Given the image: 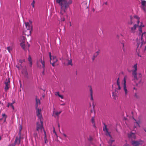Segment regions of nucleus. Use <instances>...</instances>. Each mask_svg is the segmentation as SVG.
<instances>
[{
  "label": "nucleus",
  "instance_id": "nucleus-48",
  "mask_svg": "<svg viewBox=\"0 0 146 146\" xmlns=\"http://www.w3.org/2000/svg\"><path fill=\"white\" fill-rule=\"evenodd\" d=\"M63 135L64 136V137H66V134H63Z\"/></svg>",
  "mask_w": 146,
  "mask_h": 146
},
{
  "label": "nucleus",
  "instance_id": "nucleus-55",
  "mask_svg": "<svg viewBox=\"0 0 146 146\" xmlns=\"http://www.w3.org/2000/svg\"><path fill=\"white\" fill-rule=\"evenodd\" d=\"M2 119H3L2 118H1V119L0 118V121L2 120Z\"/></svg>",
  "mask_w": 146,
  "mask_h": 146
},
{
  "label": "nucleus",
  "instance_id": "nucleus-1",
  "mask_svg": "<svg viewBox=\"0 0 146 146\" xmlns=\"http://www.w3.org/2000/svg\"><path fill=\"white\" fill-rule=\"evenodd\" d=\"M56 2L61 6L60 13L62 15L66 12L67 8L72 2L71 0H56Z\"/></svg>",
  "mask_w": 146,
  "mask_h": 146
},
{
  "label": "nucleus",
  "instance_id": "nucleus-2",
  "mask_svg": "<svg viewBox=\"0 0 146 146\" xmlns=\"http://www.w3.org/2000/svg\"><path fill=\"white\" fill-rule=\"evenodd\" d=\"M26 38L24 36H21L20 37V42H22L20 43V45L21 47L24 50H26L29 49V48L30 46L28 42L25 44V42L26 40Z\"/></svg>",
  "mask_w": 146,
  "mask_h": 146
},
{
  "label": "nucleus",
  "instance_id": "nucleus-17",
  "mask_svg": "<svg viewBox=\"0 0 146 146\" xmlns=\"http://www.w3.org/2000/svg\"><path fill=\"white\" fill-rule=\"evenodd\" d=\"M55 96H58L60 98L62 99L64 98V96L63 95L61 94L59 92H58L55 93Z\"/></svg>",
  "mask_w": 146,
  "mask_h": 146
},
{
  "label": "nucleus",
  "instance_id": "nucleus-32",
  "mask_svg": "<svg viewBox=\"0 0 146 146\" xmlns=\"http://www.w3.org/2000/svg\"><path fill=\"white\" fill-rule=\"evenodd\" d=\"M117 85H119L120 84L119 79V78H118L117 80Z\"/></svg>",
  "mask_w": 146,
  "mask_h": 146
},
{
  "label": "nucleus",
  "instance_id": "nucleus-12",
  "mask_svg": "<svg viewBox=\"0 0 146 146\" xmlns=\"http://www.w3.org/2000/svg\"><path fill=\"white\" fill-rule=\"evenodd\" d=\"M141 25H140L138 27H139V30L140 32V33H139V35H141V34L142 33L141 38L142 39V36H143V34H144V33H142V27H144V25H143V23H141Z\"/></svg>",
  "mask_w": 146,
  "mask_h": 146
},
{
  "label": "nucleus",
  "instance_id": "nucleus-10",
  "mask_svg": "<svg viewBox=\"0 0 146 146\" xmlns=\"http://www.w3.org/2000/svg\"><path fill=\"white\" fill-rule=\"evenodd\" d=\"M124 86H123V88L124 90V91H125V96L126 97H127V87L126 86V81L125 80V78H124Z\"/></svg>",
  "mask_w": 146,
  "mask_h": 146
},
{
  "label": "nucleus",
  "instance_id": "nucleus-3",
  "mask_svg": "<svg viewBox=\"0 0 146 146\" xmlns=\"http://www.w3.org/2000/svg\"><path fill=\"white\" fill-rule=\"evenodd\" d=\"M137 64H134L132 67V75L134 76V80H137Z\"/></svg>",
  "mask_w": 146,
  "mask_h": 146
},
{
  "label": "nucleus",
  "instance_id": "nucleus-31",
  "mask_svg": "<svg viewBox=\"0 0 146 146\" xmlns=\"http://www.w3.org/2000/svg\"><path fill=\"white\" fill-rule=\"evenodd\" d=\"M45 67V64H42V68H43V71L42 72V74L43 75H44V69Z\"/></svg>",
  "mask_w": 146,
  "mask_h": 146
},
{
  "label": "nucleus",
  "instance_id": "nucleus-52",
  "mask_svg": "<svg viewBox=\"0 0 146 146\" xmlns=\"http://www.w3.org/2000/svg\"><path fill=\"white\" fill-rule=\"evenodd\" d=\"M1 136H0V140H1Z\"/></svg>",
  "mask_w": 146,
  "mask_h": 146
},
{
  "label": "nucleus",
  "instance_id": "nucleus-28",
  "mask_svg": "<svg viewBox=\"0 0 146 146\" xmlns=\"http://www.w3.org/2000/svg\"><path fill=\"white\" fill-rule=\"evenodd\" d=\"M28 60L30 64H32V61L30 56H29L28 58Z\"/></svg>",
  "mask_w": 146,
  "mask_h": 146
},
{
  "label": "nucleus",
  "instance_id": "nucleus-36",
  "mask_svg": "<svg viewBox=\"0 0 146 146\" xmlns=\"http://www.w3.org/2000/svg\"><path fill=\"white\" fill-rule=\"evenodd\" d=\"M2 116L3 117H5V118H7V116L5 114H3Z\"/></svg>",
  "mask_w": 146,
  "mask_h": 146
},
{
  "label": "nucleus",
  "instance_id": "nucleus-51",
  "mask_svg": "<svg viewBox=\"0 0 146 146\" xmlns=\"http://www.w3.org/2000/svg\"><path fill=\"white\" fill-rule=\"evenodd\" d=\"M58 127L59 128V127H60V125H59V123H58Z\"/></svg>",
  "mask_w": 146,
  "mask_h": 146
},
{
  "label": "nucleus",
  "instance_id": "nucleus-13",
  "mask_svg": "<svg viewBox=\"0 0 146 146\" xmlns=\"http://www.w3.org/2000/svg\"><path fill=\"white\" fill-rule=\"evenodd\" d=\"M128 137L132 139H135L136 138L135 134L133 133H130L129 134Z\"/></svg>",
  "mask_w": 146,
  "mask_h": 146
},
{
  "label": "nucleus",
  "instance_id": "nucleus-29",
  "mask_svg": "<svg viewBox=\"0 0 146 146\" xmlns=\"http://www.w3.org/2000/svg\"><path fill=\"white\" fill-rule=\"evenodd\" d=\"M104 125L105 127H104L103 128V131H108V129L107 128L106 125L105 124V123H104Z\"/></svg>",
  "mask_w": 146,
  "mask_h": 146
},
{
  "label": "nucleus",
  "instance_id": "nucleus-56",
  "mask_svg": "<svg viewBox=\"0 0 146 146\" xmlns=\"http://www.w3.org/2000/svg\"><path fill=\"white\" fill-rule=\"evenodd\" d=\"M54 111H53V115H53V116H54Z\"/></svg>",
  "mask_w": 146,
  "mask_h": 146
},
{
  "label": "nucleus",
  "instance_id": "nucleus-40",
  "mask_svg": "<svg viewBox=\"0 0 146 146\" xmlns=\"http://www.w3.org/2000/svg\"><path fill=\"white\" fill-rule=\"evenodd\" d=\"M118 86V90H120L121 89V87H120V84H119V85H117Z\"/></svg>",
  "mask_w": 146,
  "mask_h": 146
},
{
  "label": "nucleus",
  "instance_id": "nucleus-22",
  "mask_svg": "<svg viewBox=\"0 0 146 146\" xmlns=\"http://www.w3.org/2000/svg\"><path fill=\"white\" fill-rule=\"evenodd\" d=\"M134 18L135 19H137V24H139V23L140 22L139 21V19H140V18L139 17H138V16H137V15H135L134 16Z\"/></svg>",
  "mask_w": 146,
  "mask_h": 146
},
{
  "label": "nucleus",
  "instance_id": "nucleus-46",
  "mask_svg": "<svg viewBox=\"0 0 146 146\" xmlns=\"http://www.w3.org/2000/svg\"><path fill=\"white\" fill-rule=\"evenodd\" d=\"M65 103H63V104H60V105L64 106V105H65Z\"/></svg>",
  "mask_w": 146,
  "mask_h": 146
},
{
  "label": "nucleus",
  "instance_id": "nucleus-23",
  "mask_svg": "<svg viewBox=\"0 0 146 146\" xmlns=\"http://www.w3.org/2000/svg\"><path fill=\"white\" fill-rule=\"evenodd\" d=\"M130 21L128 22V24L129 25H131L133 24V22L132 21L133 17L131 16H130Z\"/></svg>",
  "mask_w": 146,
  "mask_h": 146
},
{
  "label": "nucleus",
  "instance_id": "nucleus-34",
  "mask_svg": "<svg viewBox=\"0 0 146 146\" xmlns=\"http://www.w3.org/2000/svg\"><path fill=\"white\" fill-rule=\"evenodd\" d=\"M91 121L92 123H94V117H92L91 119Z\"/></svg>",
  "mask_w": 146,
  "mask_h": 146
},
{
  "label": "nucleus",
  "instance_id": "nucleus-6",
  "mask_svg": "<svg viewBox=\"0 0 146 146\" xmlns=\"http://www.w3.org/2000/svg\"><path fill=\"white\" fill-rule=\"evenodd\" d=\"M5 86L4 88V90L5 91L7 92L9 90L10 86V81L9 78L8 80H6L5 82Z\"/></svg>",
  "mask_w": 146,
  "mask_h": 146
},
{
  "label": "nucleus",
  "instance_id": "nucleus-35",
  "mask_svg": "<svg viewBox=\"0 0 146 146\" xmlns=\"http://www.w3.org/2000/svg\"><path fill=\"white\" fill-rule=\"evenodd\" d=\"M72 62L71 59H70V60L68 61V64H72Z\"/></svg>",
  "mask_w": 146,
  "mask_h": 146
},
{
  "label": "nucleus",
  "instance_id": "nucleus-54",
  "mask_svg": "<svg viewBox=\"0 0 146 146\" xmlns=\"http://www.w3.org/2000/svg\"><path fill=\"white\" fill-rule=\"evenodd\" d=\"M52 65L53 66H55V64H52Z\"/></svg>",
  "mask_w": 146,
  "mask_h": 146
},
{
  "label": "nucleus",
  "instance_id": "nucleus-58",
  "mask_svg": "<svg viewBox=\"0 0 146 146\" xmlns=\"http://www.w3.org/2000/svg\"><path fill=\"white\" fill-rule=\"evenodd\" d=\"M136 123H137L138 124V125H139V124H138V122H137Z\"/></svg>",
  "mask_w": 146,
  "mask_h": 146
},
{
  "label": "nucleus",
  "instance_id": "nucleus-30",
  "mask_svg": "<svg viewBox=\"0 0 146 146\" xmlns=\"http://www.w3.org/2000/svg\"><path fill=\"white\" fill-rule=\"evenodd\" d=\"M123 46L122 49L124 52L126 50V48L124 47V44L123 43H122Z\"/></svg>",
  "mask_w": 146,
  "mask_h": 146
},
{
  "label": "nucleus",
  "instance_id": "nucleus-44",
  "mask_svg": "<svg viewBox=\"0 0 146 146\" xmlns=\"http://www.w3.org/2000/svg\"><path fill=\"white\" fill-rule=\"evenodd\" d=\"M61 21H64V18H61Z\"/></svg>",
  "mask_w": 146,
  "mask_h": 146
},
{
  "label": "nucleus",
  "instance_id": "nucleus-18",
  "mask_svg": "<svg viewBox=\"0 0 146 146\" xmlns=\"http://www.w3.org/2000/svg\"><path fill=\"white\" fill-rule=\"evenodd\" d=\"M99 52H100L99 51H98L94 54L92 57V60H94L95 59V58L99 54Z\"/></svg>",
  "mask_w": 146,
  "mask_h": 146
},
{
  "label": "nucleus",
  "instance_id": "nucleus-20",
  "mask_svg": "<svg viewBox=\"0 0 146 146\" xmlns=\"http://www.w3.org/2000/svg\"><path fill=\"white\" fill-rule=\"evenodd\" d=\"M90 96H91V98L90 100H93V91L92 88H90Z\"/></svg>",
  "mask_w": 146,
  "mask_h": 146
},
{
  "label": "nucleus",
  "instance_id": "nucleus-27",
  "mask_svg": "<svg viewBox=\"0 0 146 146\" xmlns=\"http://www.w3.org/2000/svg\"><path fill=\"white\" fill-rule=\"evenodd\" d=\"M106 131V135H107V136H109V137L111 138H112V137L111 136V135H110V132H109L108 131H108Z\"/></svg>",
  "mask_w": 146,
  "mask_h": 146
},
{
  "label": "nucleus",
  "instance_id": "nucleus-21",
  "mask_svg": "<svg viewBox=\"0 0 146 146\" xmlns=\"http://www.w3.org/2000/svg\"><path fill=\"white\" fill-rule=\"evenodd\" d=\"M44 142L46 144L47 142V140L46 138V133L45 131L44 130Z\"/></svg>",
  "mask_w": 146,
  "mask_h": 146
},
{
  "label": "nucleus",
  "instance_id": "nucleus-50",
  "mask_svg": "<svg viewBox=\"0 0 146 146\" xmlns=\"http://www.w3.org/2000/svg\"><path fill=\"white\" fill-rule=\"evenodd\" d=\"M144 130L146 132V127L144 129Z\"/></svg>",
  "mask_w": 146,
  "mask_h": 146
},
{
  "label": "nucleus",
  "instance_id": "nucleus-26",
  "mask_svg": "<svg viewBox=\"0 0 146 146\" xmlns=\"http://www.w3.org/2000/svg\"><path fill=\"white\" fill-rule=\"evenodd\" d=\"M13 49V48L12 46H8L7 48V50L9 53L11 52V51Z\"/></svg>",
  "mask_w": 146,
  "mask_h": 146
},
{
  "label": "nucleus",
  "instance_id": "nucleus-47",
  "mask_svg": "<svg viewBox=\"0 0 146 146\" xmlns=\"http://www.w3.org/2000/svg\"><path fill=\"white\" fill-rule=\"evenodd\" d=\"M21 131H20V130H19V134L20 135H21Z\"/></svg>",
  "mask_w": 146,
  "mask_h": 146
},
{
  "label": "nucleus",
  "instance_id": "nucleus-25",
  "mask_svg": "<svg viewBox=\"0 0 146 146\" xmlns=\"http://www.w3.org/2000/svg\"><path fill=\"white\" fill-rule=\"evenodd\" d=\"M141 3L142 6H146V1L144 0H141Z\"/></svg>",
  "mask_w": 146,
  "mask_h": 146
},
{
  "label": "nucleus",
  "instance_id": "nucleus-9",
  "mask_svg": "<svg viewBox=\"0 0 146 146\" xmlns=\"http://www.w3.org/2000/svg\"><path fill=\"white\" fill-rule=\"evenodd\" d=\"M143 142L142 141H133L132 144L133 146H139L140 145L143 144Z\"/></svg>",
  "mask_w": 146,
  "mask_h": 146
},
{
  "label": "nucleus",
  "instance_id": "nucleus-49",
  "mask_svg": "<svg viewBox=\"0 0 146 146\" xmlns=\"http://www.w3.org/2000/svg\"><path fill=\"white\" fill-rule=\"evenodd\" d=\"M6 118H5V119H4V122H5L6 121Z\"/></svg>",
  "mask_w": 146,
  "mask_h": 146
},
{
  "label": "nucleus",
  "instance_id": "nucleus-19",
  "mask_svg": "<svg viewBox=\"0 0 146 146\" xmlns=\"http://www.w3.org/2000/svg\"><path fill=\"white\" fill-rule=\"evenodd\" d=\"M15 103V102H13L11 104H10L9 103H8V105L7 106V107L9 108V106H11V107L12 108V109L13 110L14 109V107L13 105V104Z\"/></svg>",
  "mask_w": 146,
  "mask_h": 146
},
{
  "label": "nucleus",
  "instance_id": "nucleus-43",
  "mask_svg": "<svg viewBox=\"0 0 146 146\" xmlns=\"http://www.w3.org/2000/svg\"><path fill=\"white\" fill-rule=\"evenodd\" d=\"M123 146H129V145L127 143H126L124 144Z\"/></svg>",
  "mask_w": 146,
  "mask_h": 146
},
{
  "label": "nucleus",
  "instance_id": "nucleus-39",
  "mask_svg": "<svg viewBox=\"0 0 146 146\" xmlns=\"http://www.w3.org/2000/svg\"><path fill=\"white\" fill-rule=\"evenodd\" d=\"M134 96L135 97L137 98H138V97L137 96V94L136 93H135V94H134Z\"/></svg>",
  "mask_w": 146,
  "mask_h": 146
},
{
  "label": "nucleus",
  "instance_id": "nucleus-16",
  "mask_svg": "<svg viewBox=\"0 0 146 146\" xmlns=\"http://www.w3.org/2000/svg\"><path fill=\"white\" fill-rule=\"evenodd\" d=\"M36 108H38V105H40V100L38 99H37V97H36Z\"/></svg>",
  "mask_w": 146,
  "mask_h": 146
},
{
  "label": "nucleus",
  "instance_id": "nucleus-42",
  "mask_svg": "<svg viewBox=\"0 0 146 146\" xmlns=\"http://www.w3.org/2000/svg\"><path fill=\"white\" fill-rule=\"evenodd\" d=\"M21 64H18V65H17L16 66L19 69V65H21Z\"/></svg>",
  "mask_w": 146,
  "mask_h": 146
},
{
  "label": "nucleus",
  "instance_id": "nucleus-24",
  "mask_svg": "<svg viewBox=\"0 0 146 146\" xmlns=\"http://www.w3.org/2000/svg\"><path fill=\"white\" fill-rule=\"evenodd\" d=\"M61 112V111H55V116H57L58 118L59 115Z\"/></svg>",
  "mask_w": 146,
  "mask_h": 146
},
{
  "label": "nucleus",
  "instance_id": "nucleus-41",
  "mask_svg": "<svg viewBox=\"0 0 146 146\" xmlns=\"http://www.w3.org/2000/svg\"><path fill=\"white\" fill-rule=\"evenodd\" d=\"M92 138L91 137H90L89 139V140L90 141H91L92 140Z\"/></svg>",
  "mask_w": 146,
  "mask_h": 146
},
{
  "label": "nucleus",
  "instance_id": "nucleus-57",
  "mask_svg": "<svg viewBox=\"0 0 146 146\" xmlns=\"http://www.w3.org/2000/svg\"><path fill=\"white\" fill-rule=\"evenodd\" d=\"M55 135L57 136V135L56 134V133L55 132Z\"/></svg>",
  "mask_w": 146,
  "mask_h": 146
},
{
  "label": "nucleus",
  "instance_id": "nucleus-11",
  "mask_svg": "<svg viewBox=\"0 0 146 146\" xmlns=\"http://www.w3.org/2000/svg\"><path fill=\"white\" fill-rule=\"evenodd\" d=\"M49 55L50 58V64H55V61H54V57L51 56V53L49 52Z\"/></svg>",
  "mask_w": 146,
  "mask_h": 146
},
{
  "label": "nucleus",
  "instance_id": "nucleus-15",
  "mask_svg": "<svg viewBox=\"0 0 146 146\" xmlns=\"http://www.w3.org/2000/svg\"><path fill=\"white\" fill-rule=\"evenodd\" d=\"M21 138V137L20 136L19 139L18 138V137H16L15 141V144H19L20 142V139Z\"/></svg>",
  "mask_w": 146,
  "mask_h": 146
},
{
  "label": "nucleus",
  "instance_id": "nucleus-14",
  "mask_svg": "<svg viewBox=\"0 0 146 146\" xmlns=\"http://www.w3.org/2000/svg\"><path fill=\"white\" fill-rule=\"evenodd\" d=\"M22 73L24 75V77L27 78H28L29 77L28 74V73L26 70H23L22 71Z\"/></svg>",
  "mask_w": 146,
  "mask_h": 146
},
{
  "label": "nucleus",
  "instance_id": "nucleus-37",
  "mask_svg": "<svg viewBox=\"0 0 146 146\" xmlns=\"http://www.w3.org/2000/svg\"><path fill=\"white\" fill-rule=\"evenodd\" d=\"M22 129V126L21 125H20L19 126V130L20 131H21Z\"/></svg>",
  "mask_w": 146,
  "mask_h": 146
},
{
  "label": "nucleus",
  "instance_id": "nucleus-7",
  "mask_svg": "<svg viewBox=\"0 0 146 146\" xmlns=\"http://www.w3.org/2000/svg\"><path fill=\"white\" fill-rule=\"evenodd\" d=\"M138 26V24H135L133 27L130 28V33L133 34L135 33L136 32L137 28Z\"/></svg>",
  "mask_w": 146,
  "mask_h": 146
},
{
  "label": "nucleus",
  "instance_id": "nucleus-45",
  "mask_svg": "<svg viewBox=\"0 0 146 146\" xmlns=\"http://www.w3.org/2000/svg\"><path fill=\"white\" fill-rule=\"evenodd\" d=\"M55 128L54 127H53V132L54 133H55Z\"/></svg>",
  "mask_w": 146,
  "mask_h": 146
},
{
  "label": "nucleus",
  "instance_id": "nucleus-53",
  "mask_svg": "<svg viewBox=\"0 0 146 146\" xmlns=\"http://www.w3.org/2000/svg\"><path fill=\"white\" fill-rule=\"evenodd\" d=\"M20 63H22V62H21V60H20Z\"/></svg>",
  "mask_w": 146,
  "mask_h": 146
},
{
  "label": "nucleus",
  "instance_id": "nucleus-5",
  "mask_svg": "<svg viewBox=\"0 0 146 146\" xmlns=\"http://www.w3.org/2000/svg\"><path fill=\"white\" fill-rule=\"evenodd\" d=\"M25 25L26 28L27 30L29 32L30 35L31 34V31L32 30V26L31 23H29L28 22H25Z\"/></svg>",
  "mask_w": 146,
  "mask_h": 146
},
{
  "label": "nucleus",
  "instance_id": "nucleus-38",
  "mask_svg": "<svg viewBox=\"0 0 146 146\" xmlns=\"http://www.w3.org/2000/svg\"><path fill=\"white\" fill-rule=\"evenodd\" d=\"M145 6H142V9L144 11H145Z\"/></svg>",
  "mask_w": 146,
  "mask_h": 146
},
{
  "label": "nucleus",
  "instance_id": "nucleus-8",
  "mask_svg": "<svg viewBox=\"0 0 146 146\" xmlns=\"http://www.w3.org/2000/svg\"><path fill=\"white\" fill-rule=\"evenodd\" d=\"M36 113L37 114V115L38 117L39 118V119H42V115L41 114V109H39L38 108H36Z\"/></svg>",
  "mask_w": 146,
  "mask_h": 146
},
{
  "label": "nucleus",
  "instance_id": "nucleus-33",
  "mask_svg": "<svg viewBox=\"0 0 146 146\" xmlns=\"http://www.w3.org/2000/svg\"><path fill=\"white\" fill-rule=\"evenodd\" d=\"M35 4V1L34 0H33V1L32 3H31V5H32L33 8L34 7Z\"/></svg>",
  "mask_w": 146,
  "mask_h": 146
},
{
  "label": "nucleus",
  "instance_id": "nucleus-4",
  "mask_svg": "<svg viewBox=\"0 0 146 146\" xmlns=\"http://www.w3.org/2000/svg\"><path fill=\"white\" fill-rule=\"evenodd\" d=\"M40 122L37 123L36 130L38 131L39 130H42L43 127V121L42 119H39Z\"/></svg>",
  "mask_w": 146,
  "mask_h": 146
}]
</instances>
